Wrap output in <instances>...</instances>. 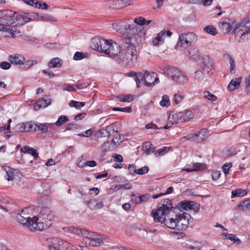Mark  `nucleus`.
Listing matches in <instances>:
<instances>
[{"mask_svg":"<svg viewBox=\"0 0 250 250\" xmlns=\"http://www.w3.org/2000/svg\"><path fill=\"white\" fill-rule=\"evenodd\" d=\"M245 83L246 84V89L248 93L249 90H250V75L245 78Z\"/></svg>","mask_w":250,"mask_h":250,"instance_id":"69168bd1","label":"nucleus"},{"mask_svg":"<svg viewBox=\"0 0 250 250\" xmlns=\"http://www.w3.org/2000/svg\"><path fill=\"white\" fill-rule=\"evenodd\" d=\"M46 128H47V130H48V129L49 130V132H51V131H53L54 130H55L56 128V123L54 124V123H46ZM48 131H47L48 132Z\"/></svg>","mask_w":250,"mask_h":250,"instance_id":"338daca9","label":"nucleus"},{"mask_svg":"<svg viewBox=\"0 0 250 250\" xmlns=\"http://www.w3.org/2000/svg\"><path fill=\"white\" fill-rule=\"evenodd\" d=\"M112 26L117 32L123 34H125V32L126 31L125 30V24L122 23H113Z\"/></svg>","mask_w":250,"mask_h":250,"instance_id":"2f4dec72","label":"nucleus"},{"mask_svg":"<svg viewBox=\"0 0 250 250\" xmlns=\"http://www.w3.org/2000/svg\"><path fill=\"white\" fill-rule=\"evenodd\" d=\"M146 21V20L142 17H139L138 19H135L134 20V22L140 25H145Z\"/></svg>","mask_w":250,"mask_h":250,"instance_id":"774afa93","label":"nucleus"},{"mask_svg":"<svg viewBox=\"0 0 250 250\" xmlns=\"http://www.w3.org/2000/svg\"><path fill=\"white\" fill-rule=\"evenodd\" d=\"M112 110L114 111H122L124 112L130 113L131 112V108L130 107H113Z\"/></svg>","mask_w":250,"mask_h":250,"instance_id":"6e6d98bb","label":"nucleus"},{"mask_svg":"<svg viewBox=\"0 0 250 250\" xmlns=\"http://www.w3.org/2000/svg\"><path fill=\"white\" fill-rule=\"evenodd\" d=\"M120 48H121V44L119 45L116 42L110 40L107 49L104 50V54L114 58L120 53L121 50Z\"/></svg>","mask_w":250,"mask_h":250,"instance_id":"f8f14e48","label":"nucleus"},{"mask_svg":"<svg viewBox=\"0 0 250 250\" xmlns=\"http://www.w3.org/2000/svg\"><path fill=\"white\" fill-rule=\"evenodd\" d=\"M182 115V118L184 123L188 122L193 118V114L191 111L187 110L183 112H180Z\"/></svg>","mask_w":250,"mask_h":250,"instance_id":"72a5a7b5","label":"nucleus"},{"mask_svg":"<svg viewBox=\"0 0 250 250\" xmlns=\"http://www.w3.org/2000/svg\"><path fill=\"white\" fill-rule=\"evenodd\" d=\"M172 119L173 123L177 124H181L183 123V118H182V115L180 112L175 113L172 115Z\"/></svg>","mask_w":250,"mask_h":250,"instance_id":"c9c22d12","label":"nucleus"},{"mask_svg":"<svg viewBox=\"0 0 250 250\" xmlns=\"http://www.w3.org/2000/svg\"><path fill=\"white\" fill-rule=\"evenodd\" d=\"M84 54L80 52H76L73 57V59L75 60H81L84 58Z\"/></svg>","mask_w":250,"mask_h":250,"instance_id":"bf43d9fd","label":"nucleus"},{"mask_svg":"<svg viewBox=\"0 0 250 250\" xmlns=\"http://www.w3.org/2000/svg\"><path fill=\"white\" fill-rule=\"evenodd\" d=\"M62 65V61L59 58H55L51 60L48 63L49 68L60 67Z\"/></svg>","mask_w":250,"mask_h":250,"instance_id":"cd10ccee","label":"nucleus"},{"mask_svg":"<svg viewBox=\"0 0 250 250\" xmlns=\"http://www.w3.org/2000/svg\"><path fill=\"white\" fill-rule=\"evenodd\" d=\"M188 55L190 59L195 62H197L200 59V53L196 48H192L189 51Z\"/></svg>","mask_w":250,"mask_h":250,"instance_id":"b1692460","label":"nucleus"},{"mask_svg":"<svg viewBox=\"0 0 250 250\" xmlns=\"http://www.w3.org/2000/svg\"><path fill=\"white\" fill-rule=\"evenodd\" d=\"M194 78L195 79L201 81L204 78L203 72L200 70H198L194 73Z\"/></svg>","mask_w":250,"mask_h":250,"instance_id":"4d7b16f0","label":"nucleus"},{"mask_svg":"<svg viewBox=\"0 0 250 250\" xmlns=\"http://www.w3.org/2000/svg\"><path fill=\"white\" fill-rule=\"evenodd\" d=\"M69 121L68 118L65 115L61 116L57 122H56V125L57 126H61L64 124L66 123Z\"/></svg>","mask_w":250,"mask_h":250,"instance_id":"79ce46f5","label":"nucleus"},{"mask_svg":"<svg viewBox=\"0 0 250 250\" xmlns=\"http://www.w3.org/2000/svg\"><path fill=\"white\" fill-rule=\"evenodd\" d=\"M176 77L174 81L177 83L181 85H184L187 83L188 82V78L185 75V74L181 72Z\"/></svg>","mask_w":250,"mask_h":250,"instance_id":"c85d7f7f","label":"nucleus"},{"mask_svg":"<svg viewBox=\"0 0 250 250\" xmlns=\"http://www.w3.org/2000/svg\"><path fill=\"white\" fill-rule=\"evenodd\" d=\"M230 65V72L231 74H234L235 72V61L233 57L230 58L229 60Z\"/></svg>","mask_w":250,"mask_h":250,"instance_id":"8fccbe9b","label":"nucleus"},{"mask_svg":"<svg viewBox=\"0 0 250 250\" xmlns=\"http://www.w3.org/2000/svg\"><path fill=\"white\" fill-rule=\"evenodd\" d=\"M2 168L6 172V178L8 181H13L16 178V176L19 177L21 174L17 171L15 169L11 168L9 167H2Z\"/></svg>","mask_w":250,"mask_h":250,"instance_id":"dca6fc26","label":"nucleus"},{"mask_svg":"<svg viewBox=\"0 0 250 250\" xmlns=\"http://www.w3.org/2000/svg\"><path fill=\"white\" fill-rule=\"evenodd\" d=\"M102 38L100 37H95L92 39L91 41V48L99 52L100 47H101Z\"/></svg>","mask_w":250,"mask_h":250,"instance_id":"a878e982","label":"nucleus"},{"mask_svg":"<svg viewBox=\"0 0 250 250\" xmlns=\"http://www.w3.org/2000/svg\"><path fill=\"white\" fill-rule=\"evenodd\" d=\"M92 134V131L91 129H88L84 132L79 134L78 135L81 137H88Z\"/></svg>","mask_w":250,"mask_h":250,"instance_id":"e2e57ef3","label":"nucleus"},{"mask_svg":"<svg viewBox=\"0 0 250 250\" xmlns=\"http://www.w3.org/2000/svg\"><path fill=\"white\" fill-rule=\"evenodd\" d=\"M39 16V14L37 13H27L23 14H19L14 12L12 15V19L15 21V24H12L14 27L17 25H22L30 21L35 19L36 17Z\"/></svg>","mask_w":250,"mask_h":250,"instance_id":"6e6552de","label":"nucleus"},{"mask_svg":"<svg viewBox=\"0 0 250 250\" xmlns=\"http://www.w3.org/2000/svg\"><path fill=\"white\" fill-rule=\"evenodd\" d=\"M8 61L13 64H23L25 58L21 55L14 54L9 56Z\"/></svg>","mask_w":250,"mask_h":250,"instance_id":"a211bd4d","label":"nucleus"},{"mask_svg":"<svg viewBox=\"0 0 250 250\" xmlns=\"http://www.w3.org/2000/svg\"><path fill=\"white\" fill-rule=\"evenodd\" d=\"M160 104L163 107H168L170 105V101L169 97L167 95H164L162 99L160 102Z\"/></svg>","mask_w":250,"mask_h":250,"instance_id":"a18cd8bd","label":"nucleus"},{"mask_svg":"<svg viewBox=\"0 0 250 250\" xmlns=\"http://www.w3.org/2000/svg\"><path fill=\"white\" fill-rule=\"evenodd\" d=\"M232 167L231 163H225L222 166V169L225 175L229 173L230 168Z\"/></svg>","mask_w":250,"mask_h":250,"instance_id":"603ef678","label":"nucleus"},{"mask_svg":"<svg viewBox=\"0 0 250 250\" xmlns=\"http://www.w3.org/2000/svg\"><path fill=\"white\" fill-rule=\"evenodd\" d=\"M204 30L209 34L215 36L217 33V30L213 25H208L204 27Z\"/></svg>","mask_w":250,"mask_h":250,"instance_id":"e433bc0d","label":"nucleus"},{"mask_svg":"<svg viewBox=\"0 0 250 250\" xmlns=\"http://www.w3.org/2000/svg\"><path fill=\"white\" fill-rule=\"evenodd\" d=\"M196 133L197 134L196 139L197 143L206 141L209 136L208 130L207 128H202L200 131H197Z\"/></svg>","mask_w":250,"mask_h":250,"instance_id":"6ab92c4d","label":"nucleus"},{"mask_svg":"<svg viewBox=\"0 0 250 250\" xmlns=\"http://www.w3.org/2000/svg\"><path fill=\"white\" fill-rule=\"evenodd\" d=\"M121 42V50L118 59L123 64L133 66L137 59L135 47L128 38L123 39Z\"/></svg>","mask_w":250,"mask_h":250,"instance_id":"20e7f679","label":"nucleus"},{"mask_svg":"<svg viewBox=\"0 0 250 250\" xmlns=\"http://www.w3.org/2000/svg\"><path fill=\"white\" fill-rule=\"evenodd\" d=\"M242 78L239 77L238 79H232L229 83L228 87L229 91H233L236 89L238 88L240 86Z\"/></svg>","mask_w":250,"mask_h":250,"instance_id":"412c9836","label":"nucleus"},{"mask_svg":"<svg viewBox=\"0 0 250 250\" xmlns=\"http://www.w3.org/2000/svg\"><path fill=\"white\" fill-rule=\"evenodd\" d=\"M202 71L209 73L214 70L213 63L212 59L208 55L205 56L202 58Z\"/></svg>","mask_w":250,"mask_h":250,"instance_id":"ddd939ff","label":"nucleus"},{"mask_svg":"<svg viewBox=\"0 0 250 250\" xmlns=\"http://www.w3.org/2000/svg\"><path fill=\"white\" fill-rule=\"evenodd\" d=\"M36 19H39L44 21H56L57 20L52 16H49L47 14L42 15L39 14V16L36 17Z\"/></svg>","mask_w":250,"mask_h":250,"instance_id":"ea45409f","label":"nucleus"},{"mask_svg":"<svg viewBox=\"0 0 250 250\" xmlns=\"http://www.w3.org/2000/svg\"><path fill=\"white\" fill-rule=\"evenodd\" d=\"M143 150L146 153V155L153 153L155 152L154 146L149 142H146L144 143L143 145Z\"/></svg>","mask_w":250,"mask_h":250,"instance_id":"393cba45","label":"nucleus"},{"mask_svg":"<svg viewBox=\"0 0 250 250\" xmlns=\"http://www.w3.org/2000/svg\"><path fill=\"white\" fill-rule=\"evenodd\" d=\"M184 247L191 250H200L201 248L200 245L197 242L191 240L186 242L184 244Z\"/></svg>","mask_w":250,"mask_h":250,"instance_id":"5701e85b","label":"nucleus"},{"mask_svg":"<svg viewBox=\"0 0 250 250\" xmlns=\"http://www.w3.org/2000/svg\"><path fill=\"white\" fill-rule=\"evenodd\" d=\"M222 235L225 237L226 239H229L231 241H233L234 243H236L237 244L240 243V239L233 234H228L226 232H223L222 233Z\"/></svg>","mask_w":250,"mask_h":250,"instance_id":"4c0bfd02","label":"nucleus"},{"mask_svg":"<svg viewBox=\"0 0 250 250\" xmlns=\"http://www.w3.org/2000/svg\"><path fill=\"white\" fill-rule=\"evenodd\" d=\"M192 168L194 171H199L203 168V165L199 163H194L192 164Z\"/></svg>","mask_w":250,"mask_h":250,"instance_id":"13d9d810","label":"nucleus"},{"mask_svg":"<svg viewBox=\"0 0 250 250\" xmlns=\"http://www.w3.org/2000/svg\"><path fill=\"white\" fill-rule=\"evenodd\" d=\"M125 29L126 31L125 32V34L129 36L135 35L137 33L136 26L134 25H130L129 24H125Z\"/></svg>","mask_w":250,"mask_h":250,"instance_id":"bb28decb","label":"nucleus"},{"mask_svg":"<svg viewBox=\"0 0 250 250\" xmlns=\"http://www.w3.org/2000/svg\"><path fill=\"white\" fill-rule=\"evenodd\" d=\"M63 230L67 233H74L78 236L83 237L82 242L91 247L100 246L104 244L102 237L93 232H90L84 229L75 226H69L63 228Z\"/></svg>","mask_w":250,"mask_h":250,"instance_id":"f03ea898","label":"nucleus"},{"mask_svg":"<svg viewBox=\"0 0 250 250\" xmlns=\"http://www.w3.org/2000/svg\"><path fill=\"white\" fill-rule=\"evenodd\" d=\"M37 130L40 131L42 134H46L47 133L46 123H37Z\"/></svg>","mask_w":250,"mask_h":250,"instance_id":"49530a36","label":"nucleus"},{"mask_svg":"<svg viewBox=\"0 0 250 250\" xmlns=\"http://www.w3.org/2000/svg\"><path fill=\"white\" fill-rule=\"evenodd\" d=\"M219 27L224 34H234L235 39L238 40V42L245 40L246 34H244L240 23L238 24L235 21L229 18L222 19L219 22Z\"/></svg>","mask_w":250,"mask_h":250,"instance_id":"423d86ee","label":"nucleus"},{"mask_svg":"<svg viewBox=\"0 0 250 250\" xmlns=\"http://www.w3.org/2000/svg\"><path fill=\"white\" fill-rule=\"evenodd\" d=\"M48 242L50 243L49 248L50 250H58V247H60V238L57 237H50L47 239Z\"/></svg>","mask_w":250,"mask_h":250,"instance_id":"aec40b11","label":"nucleus"},{"mask_svg":"<svg viewBox=\"0 0 250 250\" xmlns=\"http://www.w3.org/2000/svg\"><path fill=\"white\" fill-rule=\"evenodd\" d=\"M11 67L10 63L7 62H2L0 63V67L4 70L9 69Z\"/></svg>","mask_w":250,"mask_h":250,"instance_id":"052dcab7","label":"nucleus"},{"mask_svg":"<svg viewBox=\"0 0 250 250\" xmlns=\"http://www.w3.org/2000/svg\"><path fill=\"white\" fill-rule=\"evenodd\" d=\"M240 26L244 32L245 40L250 36V11L248 13L243 21L240 22Z\"/></svg>","mask_w":250,"mask_h":250,"instance_id":"4468645a","label":"nucleus"},{"mask_svg":"<svg viewBox=\"0 0 250 250\" xmlns=\"http://www.w3.org/2000/svg\"><path fill=\"white\" fill-rule=\"evenodd\" d=\"M176 208L180 210H193L197 212L199 209V205L193 201H183L177 204Z\"/></svg>","mask_w":250,"mask_h":250,"instance_id":"9b49d317","label":"nucleus"},{"mask_svg":"<svg viewBox=\"0 0 250 250\" xmlns=\"http://www.w3.org/2000/svg\"><path fill=\"white\" fill-rule=\"evenodd\" d=\"M157 209H153L151 214L155 222L165 223L168 216L174 217L175 211L171 201L167 199L162 201L158 205Z\"/></svg>","mask_w":250,"mask_h":250,"instance_id":"39448f33","label":"nucleus"},{"mask_svg":"<svg viewBox=\"0 0 250 250\" xmlns=\"http://www.w3.org/2000/svg\"><path fill=\"white\" fill-rule=\"evenodd\" d=\"M110 41L102 38L99 52L104 54V50L107 49Z\"/></svg>","mask_w":250,"mask_h":250,"instance_id":"37998d69","label":"nucleus"},{"mask_svg":"<svg viewBox=\"0 0 250 250\" xmlns=\"http://www.w3.org/2000/svg\"><path fill=\"white\" fill-rule=\"evenodd\" d=\"M131 4L129 0H118L117 1L116 5L121 7H124Z\"/></svg>","mask_w":250,"mask_h":250,"instance_id":"09e8293b","label":"nucleus"},{"mask_svg":"<svg viewBox=\"0 0 250 250\" xmlns=\"http://www.w3.org/2000/svg\"><path fill=\"white\" fill-rule=\"evenodd\" d=\"M165 30H162L159 33L157 36L153 40V44L154 45H157L164 42L163 37L165 36Z\"/></svg>","mask_w":250,"mask_h":250,"instance_id":"c756f323","label":"nucleus"},{"mask_svg":"<svg viewBox=\"0 0 250 250\" xmlns=\"http://www.w3.org/2000/svg\"><path fill=\"white\" fill-rule=\"evenodd\" d=\"M21 151L24 153H28L31 154L35 158L38 157V153L36 150L29 146H25L21 149Z\"/></svg>","mask_w":250,"mask_h":250,"instance_id":"7c9ffc66","label":"nucleus"},{"mask_svg":"<svg viewBox=\"0 0 250 250\" xmlns=\"http://www.w3.org/2000/svg\"><path fill=\"white\" fill-rule=\"evenodd\" d=\"M51 104V100L49 98H42L38 100L37 102L34 105V109L37 111L41 108H45L50 105Z\"/></svg>","mask_w":250,"mask_h":250,"instance_id":"f3484780","label":"nucleus"},{"mask_svg":"<svg viewBox=\"0 0 250 250\" xmlns=\"http://www.w3.org/2000/svg\"><path fill=\"white\" fill-rule=\"evenodd\" d=\"M168 151V148L166 146H164L162 148H160V149L157 150L156 151H155L154 153H155V155L156 156H160V155H163V154H165Z\"/></svg>","mask_w":250,"mask_h":250,"instance_id":"3c124183","label":"nucleus"},{"mask_svg":"<svg viewBox=\"0 0 250 250\" xmlns=\"http://www.w3.org/2000/svg\"><path fill=\"white\" fill-rule=\"evenodd\" d=\"M164 74L170 78L173 81L178 77L180 71L177 68L172 66L166 67L164 69Z\"/></svg>","mask_w":250,"mask_h":250,"instance_id":"2eb2a0df","label":"nucleus"},{"mask_svg":"<svg viewBox=\"0 0 250 250\" xmlns=\"http://www.w3.org/2000/svg\"><path fill=\"white\" fill-rule=\"evenodd\" d=\"M203 97L205 99L211 101L212 102L215 101L217 99L216 96L211 94L209 91H205L203 93Z\"/></svg>","mask_w":250,"mask_h":250,"instance_id":"c03bdc74","label":"nucleus"},{"mask_svg":"<svg viewBox=\"0 0 250 250\" xmlns=\"http://www.w3.org/2000/svg\"><path fill=\"white\" fill-rule=\"evenodd\" d=\"M247 194V191L246 190H243L241 189H238L235 190H233L231 192V197H242L244 196Z\"/></svg>","mask_w":250,"mask_h":250,"instance_id":"58836bf2","label":"nucleus"},{"mask_svg":"<svg viewBox=\"0 0 250 250\" xmlns=\"http://www.w3.org/2000/svg\"><path fill=\"white\" fill-rule=\"evenodd\" d=\"M196 40V36L193 33H182L179 35L177 45L178 47L186 48L191 45Z\"/></svg>","mask_w":250,"mask_h":250,"instance_id":"1a4fd4ad","label":"nucleus"},{"mask_svg":"<svg viewBox=\"0 0 250 250\" xmlns=\"http://www.w3.org/2000/svg\"><path fill=\"white\" fill-rule=\"evenodd\" d=\"M85 105V102H80L74 100H72L69 104L70 107H74L77 109H80L82 107Z\"/></svg>","mask_w":250,"mask_h":250,"instance_id":"a19ab883","label":"nucleus"},{"mask_svg":"<svg viewBox=\"0 0 250 250\" xmlns=\"http://www.w3.org/2000/svg\"><path fill=\"white\" fill-rule=\"evenodd\" d=\"M193 219L188 213L183 212L181 214H174V217L168 216L164 223L167 228L177 230L186 229L189 223L192 222Z\"/></svg>","mask_w":250,"mask_h":250,"instance_id":"0eeeda50","label":"nucleus"},{"mask_svg":"<svg viewBox=\"0 0 250 250\" xmlns=\"http://www.w3.org/2000/svg\"><path fill=\"white\" fill-rule=\"evenodd\" d=\"M62 88L63 90L64 91H74L75 90V88L74 87V86H72V85L70 84H64L62 86Z\"/></svg>","mask_w":250,"mask_h":250,"instance_id":"0e129e2a","label":"nucleus"},{"mask_svg":"<svg viewBox=\"0 0 250 250\" xmlns=\"http://www.w3.org/2000/svg\"><path fill=\"white\" fill-rule=\"evenodd\" d=\"M239 209L243 211H250V201L245 200L237 205Z\"/></svg>","mask_w":250,"mask_h":250,"instance_id":"473e14b6","label":"nucleus"},{"mask_svg":"<svg viewBox=\"0 0 250 250\" xmlns=\"http://www.w3.org/2000/svg\"><path fill=\"white\" fill-rule=\"evenodd\" d=\"M87 205L91 209H97L103 207V204L102 202H97L96 199H91L87 201Z\"/></svg>","mask_w":250,"mask_h":250,"instance_id":"4be33fe9","label":"nucleus"},{"mask_svg":"<svg viewBox=\"0 0 250 250\" xmlns=\"http://www.w3.org/2000/svg\"><path fill=\"white\" fill-rule=\"evenodd\" d=\"M0 13L2 15L0 16V31L5 32L4 36L12 38L21 36V30L12 25L15 22L12 19L14 12L11 10H6Z\"/></svg>","mask_w":250,"mask_h":250,"instance_id":"7ed1b4c3","label":"nucleus"},{"mask_svg":"<svg viewBox=\"0 0 250 250\" xmlns=\"http://www.w3.org/2000/svg\"><path fill=\"white\" fill-rule=\"evenodd\" d=\"M197 135V134L196 132L193 134H188L186 136L184 137V138H185L186 140L196 143Z\"/></svg>","mask_w":250,"mask_h":250,"instance_id":"864d4df0","label":"nucleus"},{"mask_svg":"<svg viewBox=\"0 0 250 250\" xmlns=\"http://www.w3.org/2000/svg\"><path fill=\"white\" fill-rule=\"evenodd\" d=\"M149 168L147 166H144L139 169H137L136 174L138 175H143L146 173L148 171Z\"/></svg>","mask_w":250,"mask_h":250,"instance_id":"5fc2aeb1","label":"nucleus"},{"mask_svg":"<svg viewBox=\"0 0 250 250\" xmlns=\"http://www.w3.org/2000/svg\"><path fill=\"white\" fill-rule=\"evenodd\" d=\"M30 210V208H26L22 209L20 213H18L16 218L19 223L28 227L31 231L42 230L51 226L53 215L49 208H42L38 216L33 217L29 215Z\"/></svg>","mask_w":250,"mask_h":250,"instance_id":"f257e3e1","label":"nucleus"},{"mask_svg":"<svg viewBox=\"0 0 250 250\" xmlns=\"http://www.w3.org/2000/svg\"><path fill=\"white\" fill-rule=\"evenodd\" d=\"M157 74L154 72H151L148 71H145V74L140 75L141 81L145 82V84L146 86H151L155 84V83H158L159 79L156 77Z\"/></svg>","mask_w":250,"mask_h":250,"instance_id":"9d476101","label":"nucleus"},{"mask_svg":"<svg viewBox=\"0 0 250 250\" xmlns=\"http://www.w3.org/2000/svg\"><path fill=\"white\" fill-rule=\"evenodd\" d=\"M37 63L38 62L37 61L29 60L26 61H24L23 64L24 65V68L26 69H28Z\"/></svg>","mask_w":250,"mask_h":250,"instance_id":"de8ad7c7","label":"nucleus"},{"mask_svg":"<svg viewBox=\"0 0 250 250\" xmlns=\"http://www.w3.org/2000/svg\"><path fill=\"white\" fill-rule=\"evenodd\" d=\"M27 125H28V128L29 129V131H37V123L34 124L32 122H28L27 123Z\"/></svg>","mask_w":250,"mask_h":250,"instance_id":"680f3d73","label":"nucleus"},{"mask_svg":"<svg viewBox=\"0 0 250 250\" xmlns=\"http://www.w3.org/2000/svg\"><path fill=\"white\" fill-rule=\"evenodd\" d=\"M185 94L182 92H178L174 95L173 101L175 104H178L180 103L184 98Z\"/></svg>","mask_w":250,"mask_h":250,"instance_id":"f704fd0d","label":"nucleus"}]
</instances>
